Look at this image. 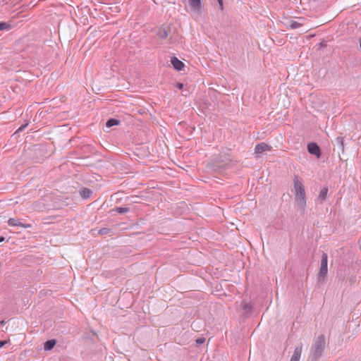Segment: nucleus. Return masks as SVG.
I'll list each match as a JSON object with an SVG mask.
<instances>
[{"instance_id": "obj_1", "label": "nucleus", "mask_w": 361, "mask_h": 361, "mask_svg": "<svg viewBox=\"0 0 361 361\" xmlns=\"http://www.w3.org/2000/svg\"><path fill=\"white\" fill-rule=\"evenodd\" d=\"M293 183L295 207L301 214H304L306 207V196L304 185L298 176H294Z\"/></svg>"}, {"instance_id": "obj_2", "label": "nucleus", "mask_w": 361, "mask_h": 361, "mask_svg": "<svg viewBox=\"0 0 361 361\" xmlns=\"http://www.w3.org/2000/svg\"><path fill=\"white\" fill-rule=\"evenodd\" d=\"M326 346L325 336L322 334L316 338L310 348L308 361H318L322 357Z\"/></svg>"}, {"instance_id": "obj_3", "label": "nucleus", "mask_w": 361, "mask_h": 361, "mask_svg": "<svg viewBox=\"0 0 361 361\" xmlns=\"http://www.w3.org/2000/svg\"><path fill=\"white\" fill-rule=\"evenodd\" d=\"M328 273V255L323 252L322 255L319 271L317 274L318 281L323 283L325 281Z\"/></svg>"}, {"instance_id": "obj_4", "label": "nucleus", "mask_w": 361, "mask_h": 361, "mask_svg": "<svg viewBox=\"0 0 361 361\" xmlns=\"http://www.w3.org/2000/svg\"><path fill=\"white\" fill-rule=\"evenodd\" d=\"M307 150L310 154L315 155L318 158L321 156L320 148L315 142L309 143L307 145Z\"/></svg>"}, {"instance_id": "obj_5", "label": "nucleus", "mask_w": 361, "mask_h": 361, "mask_svg": "<svg viewBox=\"0 0 361 361\" xmlns=\"http://www.w3.org/2000/svg\"><path fill=\"white\" fill-rule=\"evenodd\" d=\"M171 63L173 65V68L179 71H182L185 67V64L176 56H173L171 58Z\"/></svg>"}, {"instance_id": "obj_6", "label": "nucleus", "mask_w": 361, "mask_h": 361, "mask_svg": "<svg viewBox=\"0 0 361 361\" xmlns=\"http://www.w3.org/2000/svg\"><path fill=\"white\" fill-rule=\"evenodd\" d=\"M302 350V344L300 343L298 346H297L295 348L293 354L290 361H300Z\"/></svg>"}, {"instance_id": "obj_7", "label": "nucleus", "mask_w": 361, "mask_h": 361, "mask_svg": "<svg viewBox=\"0 0 361 361\" xmlns=\"http://www.w3.org/2000/svg\"><path fill=\"white\" fill-rule=\"evenodd\" d=\"M271 147L265 142H261L257 144L255 148V152L256 154H262L264 152L270 149Z\"/></svg>"}, {"instance_id": "obj_8", "label": "nucleus", "mask_w": 361, "mask_h": 361, "mask_svg": "<svg viewBox=\"0 0 361 361\" xmlns=\"http://www.w3.org/2000/svg\"><path fill=\"white\" fill-rule=\"evenodd\" d=\"M8 224L11 226H20L23 228H30V224H23L18 219L11 218L8 220Z\"/></svg>"}, {"instance_id": "obj_9", "label": "nucleus", "mask_w": 361, "mask_h": 361, "mask_svg": "<svg viewBox=\"0 0 361 361\" xmlns=\"http://www.w3.org/2000/svg\"><path fill=\"white\" fill-rule=\"evenodd\" d=\"M327 193H328V188L324 187L320 190L317 201H318L319 202V204H322L323 202L326 199Z\"/></svg>"}, {"instance_id": "obj_10", "label": "nucleus", "mask_w": 361, "mask_h": 361, "mask_svg": "<svg viewBox=\"0 0 361 361\" xmlns=\"http://www.w3.org/2000/svg\"><path fill=\"white\" fill-rule=\"evenodd\" d=\"M56 344V341L55 339L48 340L44 344V349L45 350H51L54 348Z\"/></svg>"}, {"instance_id": "obj_11", "label": "nucleus", "mask_w": 361, "mask_h": 361, "mask_svg": "<svg viewBox=\"0 0 361 361\" xmlns=\"http://www.w3.org/2000/svg\"><path fill=\"white\" fill-rule=\"evenodd\" d=\"M189 4L192 10L199 11L201 8V0H189Z\"/></svg>"}, {"instance_id": "obj_12", "label": "nucleus", "mask_w": 361, "mask_h": 361, "mask_svg": "<svg viewBox=\"0 0 361 361\" xmlns=\"http://www.w3.org/2000/svg\"><path fill=\"white\" fill-rule=\"evenodd\" d=\"M92 194V191L87 188H84L80 190V195L83 199L89 198Z\"/></svg>"}, {"instance_id": "obj_13", "label": "nucleus", "mask_w": 361, "mask_h": 361, "mask_svg": "<svg viewBox=\"0 0 361 361\" xmlns=\"http://www.w3.org/2000/svg\"><path fill=\"white\" fill-rule=\"evenodd\" d=\"M226 164L214 163L212 164V168L215 171H221L222 169H226Z\"/></svg>"}, {"instance_id": "obj_14", "label": "nucleus", "mask_w": 361, "mask_h": 361, "mask_svg": "<svg viewBox=\"0 0 361 361\" xmlns=\"http://www.w3.org/2000/svg\"><path fill=\"white\" fill-rule=\"evenodd\" d=\"M157 35L161 39H166L169 35V30L166 28L160 29L157 32Z\"/></svg>"}, {"instance_id": "obj_15", "label": "nucleus", "mask_w": 361, "mask_h": 361, "mask_svg": "<svg viewBox=\"0 0 361 361\" xmlns=\"http://www.w3.org/2000/svg\"><path fill=\"white\" fill-rule=\"evenodd\" d=\"M120 123V121L116 118H109L106 123V126L108 128H111L114 126H117Z\"/></svg>"}, {"instance_id": "obj_16", "label": "nucleus", "mask_w": 361, "mask_h": 361, "mask_svg": "<svg viewBox=\"0 0 361 361\" xmlns=\"http://www.w3.org/2000/svg\"><path fill=\"white\" fill-rule=\"evenodd\" d=\"M334 145H337L340 149H341L343 151V137H337L334 140Z\"/></svg>"}, {"instance_id": "obj_17", "label": "nucleus", "mask_w": 361, "mask_h": 361, "mask_svg": "<svg viewBox=\"0 0 361 361\" xmlns=\"http://www.w3.org/2000/svg\"><path fill=\"white\" fill-rule=\"evenodd\" d=\"M112 211H115L119 214H125L130 211L129 207H115L112 209Z\"/></svg>"}, {"instance_id": "obj_18", "label": "nucleus", "mask_w": 361, "mask_h": 361, "mask_svg": "<svg viewBox=\"0 0 361 361\" xmlns=\"http://www.w3.org/2000/svg\"><path fill=\"white\" fill-rule=\"evenodd\" d=\"M302 25V24L299 22L291 20L289 25V27L290 29H297L298 27H300Z\"/></svg>"}, {"instance_id": "obj_19", "label": "nucleus", "mask_w": 361, "mask_h": 361, "mask_svg": "<svg viewBox=\"0 0 361 361\" xmlns=\"http://www.w3.org/2000/svg\"><path fill=\"white\" fill-rule=\"evenodd\" d=\"M11 27V25L6 22H0V31L9 30Z\"/></svg>"}, {"instance_id": "obj_20", "label": "nucleus", "mask_w": 361, "mask_h": 361, "mask_svg": "<svg viewBox=\"0 0 361 361\" xmlns=\"http://www.w3.org/2000/svg\"><path fill=\"white\" fill-rule=\"evenodd\" d=\"M110 231H111V230L109 228H102L99 230L98 233L99 235H106V234L109 233Z\"/></svg>"}, {"instance_id": "obj_21", "label": "nucleus", "mask_w": 361, "mask_h": 361, "mask_svg": "<svg viewBox=\"0 0 361 361\" xmlns=\"http://www.w3.org/2000/svg\"><path fill=\"white\" fill-rule=\"evenodd\" d=\"M205 342V338L204 337H199L195 340L196 345L200 346Z\"/></svg>"}, {"instance_id": "obj_22", "label": "nucleus", "mask_w": 361, "mask_h": 361, "mask_svg": "<svg viewBox=\"0 0 361 361\" xmlns=\"http://www.w3.org/2000/svg\"><path fill=\"white\" fill-rule=\"evenodd\" d=\"M219 4V7H220V9L222 11L224 9V3H223V0H217Z\"/></svg>"}, {"instance_id": "obj_23", "label": "nucleus", "mask_w": 361, "mask_h": 361, "mask_svg": "<svg viewBox=\"0 0 361 361\" xmlns=\"http://www.w3.org/2000/svg\"><path fill=\"white\" fill-rule=\"evenodd\" d=\"M176 87L178 88L179 90L183 89V84L180 83V82H178L176 84Z\"/></svg>"}, {"instance_id": "obj_24", "label": "nucleus", "mask_w": 361, "mask_h": 361, "mask_svg": "<svg viewBox=\"0 0 361 361\" xmlns=\"http://www.w3.org/2000/svg\"><path fill=\"white\" fill-rule=\"evenodd\" d=\"M27 126V123H26L25 125H23L20 127L18 128V132H20V131H23L24 130V128Z\"/></svg>"}, {"instance_id": "obj_25", "label": "nucleus", "mask_w": 361, "mask_h": 361, "mask_svg": "<svg viewBox=\"0 0 361 361\" xmlns=\"http://www.w3.org/2000/svg\"><path fill=\"white\" fill-rule=\"evenodd\" d=\"M6 343V341H0V348H2Z\"/></svg>"}, {"instance_id": "obj_26", "label": "nucleus", "mask_w": 361, "mask_h": 361, "mask_svg": "<svg viewBox=\"0 0 361 361\" xmlns=\"http://www.w3.org/2000/svg\"><path fill=\"white\" fill-rule=\"evenodd\" d=\"M5 240V238L4 236H0V243H2Z\"/></svg>"}, {"instance_id": "obj_27", "label": "nucleus", "mask_w": 361, "mask_h": 361, "mask_svg": "<svg viewBox=\"0 0 361 361\" xmlns=\"http://www.w3.org/2000/svg\"><path fill=\"white\" fill-rule=\"evenodd\" d=\"M321 47H325L326 46V42H323L320 44Z\"/></svg>"}, {"instance_id": "obj_28", "label": "nucleus", "mask_w": 361, "mask_h": 361, "mask_svg": "<svg viewBox=\"0 0 361 361\" xmlns=\"http://www.w3.org/2000/svg\"><path fill=\"white\" fill-rule=\"evenodd\" d=\"M5 323H6V322H5V321H4V320H1V321L0 322V325H4Z\"/></svg>"}, {"instance_id": "obj_29", "label": "nucleus", "mask_w": 361, "mask_h": 361, "mask_svg": "<svg viewBox=\"0 0 361 361\" xmlns=\"http://www.w3.org/2000/svg\"><path fill=\"white\" fill-rule=\"evenodd\" d=\"M359 42H360V49H361V37L359 39Z\"/></svg>"}]
</instances>
